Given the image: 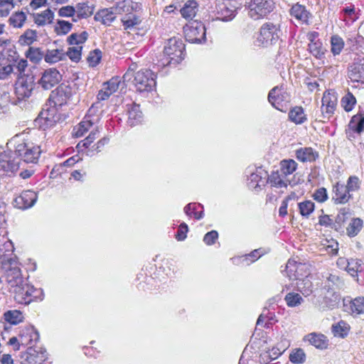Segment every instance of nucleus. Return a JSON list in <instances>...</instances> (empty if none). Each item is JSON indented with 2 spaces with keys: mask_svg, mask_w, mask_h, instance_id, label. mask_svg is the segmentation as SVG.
<instances>
[{
  "mask_svg": "<svg viewBox=\"0 0 364 364\" xmlns=\"http://www.w3.org/2000/svg\"><path fill=\"white\" fill-rule=\"evenodd\" d=\"M7 148L14 149V154L26 163L36 164L38 161L41 149L31 141H27L23 134L16 135L6 144Z\"/></svg>",
  "mask_w": 364,
  "mask_h": 364,
  "instance_id": "1",
  "label": "nucleus"
},
{
  "mask_svg": "<svg viewBox=\"0 0 364 364\" xmlns=\"http://www.w3.org/2000/svg\"><path fill=\"white\" fill-rule=\"evenodd\" d=\"M13 292L15 301L21 304H29L33 301H43L44 299L43 290L37 289L24 282L22 284L16 287Z\"/></svg>",
  "mask_w": 364,
  "mask_h": 364,
  "instance_id": "2",
  "label": "nucleus"
},
{
  "mask_svg": "<svg viewBox=\"0 0 364 364\" xmlns=\"http://www.w3.org/2000/svg\"><path fill=\"white\" fill-rule=\"evenodd\" d=\"M185 45L181 39L170 38L164 46L163 65H176L184 58Z\"/></svg>",
  "mask_w": 364,
  "mask_h": 364,
  "instance_id": "3",
  "label": "nucleus"
},
{
  "mask_svg": "<svg viewBox=\"0 0 364 364\" xmlns=\"http://www.w3.org/2000/svg\"><path fill=\"white\" fill-rule=\"evenodd\" d=\"M122 4H129L128 11H123L121 21L124 30L132 31L139 26L142 21L141 15V4L132 1H122Z\"/></svg>",
  "mask_w": 364,
  "mask_h": 364,
  "instance_id": "4",
  "label": "nucleus"
},
{
  "mask_svg": "<svg viewBox=\"0 0 364 364\" xmlns=\"http://www.w3.org/2000/svg\"><path fill=\"white\" fill-rule=\"evenodd\" d=\"M274 8L272 0H247L246 9L250 18L259 20L269 14Z\"/></svg>",
  "mask_w": 364,
  "mask_h": 364,
  "instance_id": "5",
  "label": "nucleus"
},
{
  "mask_svg": "<svg viewBox=\"0 0 364 364\" xmlns=\"http://www.w3.org/2000/svg\"><path fill=\"white\" fill-rule=\"evenodd\" d=\"M5 150L0 146V175H11L16 172L20 165V159L13 153L11 149Z\"/></svg>",
  "mask_w": 364,
  "mask_h": 364,
  "instance_id": "6",
  "label": "nucleus"
},
{
  "mask_svg": "<svg viewBox=\"0 0 364 364\" xmlns=\"http://www.w3.org/2000/svg\"><path fill=\"white\" fill-rule=\"evenodd\" d=\"M156 75L149 69H141L134 74V84L139 92H150L156 85Z\"/></svg>",
  "mask_w": 364,
  "mask_h": 364,
  "instance_id": "7",
  "label": "nucleus"
},
{
  "mask_svg": "<svg viewBox=\"0 0 364 364\" xmlns=\"http://www.w3.org/2000/svg\"><path fill=\"white\" fill-rule=\"evenodd\" d=\"M129 6L118 2L116 6L103 9L96 13L95 19L105 26H110L117 15H122L123 11H128Z\"/></svg>",
  "mask_w": 364,
  "mask_h": 364,
  "instance_id": "8",
  "label": "nucleus"
},
{
  "mask_svg": "<svg viewBox=\"0 0 364 364\" xmlns=\"http://www.w3.org/2000/svg\"><path fill=\"white\" fill-rule=\"evenodd\" d=\"M280 29L272 23H264L261 28L257 41L259 46L267 47L275 44L279 39Z\"/></svg>",
  "mask_w": 364,
  "mask_h": 364,
  "instance_id": "9",
  "label": "nucleus"
},
{
  "mask_svg": "<svg viewBox=\"0 0 364 364\" xmlns=\"http://www.w3.org/2000/svg\"><path fill=\"white\" fill-rule=\"evenodd\" d=\"M98 104V102L94 103L88 109L83 120L74 128V134L76 137L82 136L93 125L99 122Z\"/></svg>",
  "mask_w": 364,
  "mask_h": 364,
  "instance_id": "10",
  "label": "nucleus"
},
{
  "mask_svg": "<svg viewBox=\"0 0 364 364\" xmlns=\"http://www.w3.org/2000/svg\"><path fill=\"white\" fill-rule=\"evenodd\" d=\"M186 41L190 43H200L205 41V27L200 21L190 22L184 27Z\"/></svg>",
  "mask_w": 364,
  "mask_h": 364,
  "instance_id": "11",
  "label": "nucleus"
},
{
  "mask_svg": "<svg viewBox=\"0 0 364 364\" xmlns=\"http://www.w3.org/2000/svg\"><path fill=\"white\" fill-rule=\"evenodd\" d=\"M4 274L6 282L12 288H15L19 284H22L23 279L21 272L18 264L13 259L3 263Z\"/></svg>",
  "mask_w": 364,
  "mask_h": 364,
  "instance_id": "12",
  "label": "nucleus"
},
{
  "mask_svg": "<svg viewBox=\"0 0 364 364\" xmlns=\"http://www.w3.org/2000/svg\"><path fill=\"white\" fill-rule=\"evenodd\" d=\"M71 96V87L67 85L61 84L55 90L52 91L48 100V105L56 108L62 107L67 103Z\"/></svg>",
  "mask_w": 364,
  "mask_h": 364,
  "instance_id": "13",
  "label": "nucleus"
},
{
  "mask_svg": "<svg viewBox=\"0 0 364 364\" xmlns=\"http://www.w3.org/2000/svg\"><path fill=\"white\" fill-rule=\"evenodd\" d=\"M34 88L33 77L21 75L15 83V93L19 100L28 98Z\"/></svg>",
  "mask_w": 364,
  "mask_h": 364,
  "instance_id": "14",
  "label": "nucleus"
},
{
  "mask_svg": "<svg viewBox=\"0 0 364 364\" xmlns=\"http://www.w3.org/2000/svg\"><path fill=\"white\" fill-rule=\"evenodd\" d=\"M23 364H46L48 359L46 350L41 346H31L23 355Z\"/></svg>",
  "mask_w": 364,
  "mask_h": 364,
  "instance_id": "15",
  "label": "nucleus"
},
{
  "mask_svg": "<svg viewBox=\"0 0 364 364\" xmlns=\"http://www.w3.org/2000/svg\"><path fill=\"white\" fill-rule=\"evenodd\" d=\"M268 100L274 107L282 110L284 106L283 104L289 102V96L282 87L277 86L269 91Z\"/></svg>",
  "mask_w": 364,
  "mask_h": 364,
  "instance_id": "16",
  "label": "nucleus"
},
{
  "mask_svg": "<svg viewBox=\"0 0 364 364\" xmlns=\"http://www.w3.org/2000/svg\"><path fill=\"white\" fill-rule=\"evenodd\" d=\"M61 80V75L55 68L46 70L38 81L44 90H50L56 85Z\"/></svg>",
  "mask_w": 364,
  "mask_h": 364,
  "instance_id": "17",
  "label": "nucleus"
},
{
  "mask_svg": "<svg viewBox=\"0 0 364 364\" xmlns=\"http://www.w3.org/2000/svg\"><path fill=\"white\" fill-rule=\"evenodd\" d=\"M20 344L23 347H35L39 340V334L33 326L23 328L19 333Z\"/></svg>",
  "mask_w": 364,
  "mask_h": 364,
  "instance_id": "18",
  "label": "nucleus"
},
{
  "mask_svg": "<svg viewBox=\"0 0 364 364\" xmlns=\"http://www.w3.org/2000/svg\"><path fill=\"white\" fill-rule=\"evenodd\" d=\"M37 198L38 196L35 191L27 190L23 191L14 199V204L19 209H26L32 207L36 203Z\"/></svg>",
  "mask_w": 364,
  "mask_h": 364,
  "instance_id": "19",
  "label": "nucleus"
},
{
  "mask_svg": "<svg viewBox=\"0 0 364 364\" xmlns=\"http://www.w3.org/2000/svg\"><path fill=\"white\" fill-rule=\"evenodd\" d=\"M352 198L345 184L337 182L332 188V200L336 204H345Z\"/></svg>",
  "mask_w": 364,
  "mask_h": 364,
  "instance_id": "20",
  "label": "nucleus"
},
{
  "mask_svg": "<svg viewBox=\"0 0 364 364\" xmlns=\"http://www.w3.org/2000/svg\"><path fill=\"white\" fill-rule=\"evenodd\" d=\"M267 172L262 168H257L255 171L251 172L247 178V186L250 189L258 191L266 183Z\"/></svg>",
  "mask_w": 364,
  "mask_h": 364,
  "instance_id": "21",
  "label": "nucleus"
},
{
  "mask_svg": "<svg viewBox=\"0 0 364 364\" xmlns=\"http://www.w3.org/2000/svg\"><path fill=\"white\" fill-rule=\"evenodd\" d=\"M321 112L324 117L328 118L336 109L337 97L333 92H325L322 97Z\"/></svg>",
  "mask_w": 364,
  "mask_h": 364,
  "instance_id": "22",
  "label": "nucleus"
},
{
  "mask_svg": "<svg viewBox=\"0 0 364 364\" xmlns=\"http://www.w3.org/2000/svg\"><path fill=\"white\" fill-rule=\"evenodd\" d=\"M237 10L238 9L228 4L224 0L216 6V11L218 15V18L223 21H228L233 19L236 16Z\"/></svg>",
  "mask_w": 364,
  "mask_h": 364,
  "instance_id": "23",
  "label": "nucleus"
},
{
  "mask_svg": "<svg viewBox=\"0 0 364 364\" xmlns=\"http://www.w3.org/2000/svg\"><path fill=\"white\" fill-rule=\"evenodd\" d=\"M119 85V80L117 77H112L111 80L103 84V88L99 91L97 99L98 103L100 101L105 100L109 97V96L115 92ZM100 104H98V107Z\"/></svg>",
  "mask_w": 364,
  "mask_h": 364,
  "instance_id": "24",
  "label": "nucleus"
},
{
  "mask_svg": "<svg viewBox=\"0 0 364 364\" xmlns=\"http://www.w3.org/2000/svg\"><path fill=\"white\" fill-rule=\"evenodd\" d=\"M348 76L352 82L364 84V58L348 67Z\"/></svg>",
  "mask_w": 364,
  "mask_h": 364,
  "instance_id": "25",
  "label": "nucleus"
},
{
  "mask_svg": "<svg viewBox=\"0 0 364 364\" xmlns=\"http://www.w3.org/2000/svg\"><path fill=\"white\" fill-rule=\"evenodd\" d=\"M319 156L318 152L311 147H301L296 150V157L301 162H314Z\"/></svg>",
  "mask_w": 364,
  "mask_h": 364,
  "instance_id": "26",
  "label": "nucleus"
},
{
  "mask_svg": "<svg viewBox=\"0 0 364 364\" xmlns=\"http://www.w3.org/2000/svg\"><path fill=\"white\" fill-rule=\"evenodd\" d=\"M346 265L347 272L352 276L355 277L357 274L363 270V262L358 259H350L349 260L345 258H339L337 264L338 265Z\"/></svg>",
  "mask_w": 364,
  "mask_h": 364,
  "instance_id": "27",
  "label": "nucleus"
},
{
  "mask_svg": "<svg viewBox=\"0 0 364 364\" xmlns=\"http://www.w3.org/2000/svg\"><path fill=\"white\" fill-rule=\"evenodd\" d=\"M304 341H309L311 345L318 349H326L328 346V340L321 333H309L304 336Z\"/></svg>",
  "mask_w": 364,
  "mask_h": 364,
  "instance_id": "28",
  "label": "nucleus"
},
{
  "mask_svg": "<svg viewBox=\"0 0 364 364\" xmlns=\"http://www.w3.org/2000/svg\"><path fill=\"white\" fill-rule=\"evenodd\" d=\"M99 133H100L99 129L97 127H95V129H93L91 131V132L88 136H87L84 140L81 141L78 144L77 146L79 148L85 147V148L87 149V151L86 153V154L87 156H92L95 153H97L95 151L96 146H94L92 148V144L94 141V140L98 136Z\"/></svg>",
  "mask_w": 364,
  "mask_h": 364,
  "instance_id": "29",
  "label": "nucleus"
},
{
  "mask_svg": "<svg viewBox=\"0 0 364 364\" xmlns=\"http://www.w3.org/2000/svg\"><path fill=\"white\" fill-rule=\"evenodd\" d=\"M14 251L13 242L6 235H0V257L9 260Z\"/></svg>",
  "mask_w": 364,
  "mask_h": 364,
  "instance_id": "30",
  "label": "nucleus"
},
{
  "mask_svg": "<svg viewBox=\"0 0 364 364\" xmlns=\"http://www.w3.org/2000/svg\"><path fill=\"white\" fill-rule=\"evenodd\" d=\"M143 119L142 112L140 110L139 106L136 104H132L128 109V119L127 124L130 127H134L139 124Z\"/></svg>",
  "mask_w": 364,
  "mask_h": 364,
  "instance_id": "31",
  "label": "nucleus"
},
{
  "mask_svg": "<svg viewBox=\"0 0 364 364\" xmlns=\"http://www.w3.org/2000/svg\"><path fill=\"white\" fill-rule=\"evenodd\" d=\"M198 6L196 0H188L180 10L181 16L186 19H192L198 11Z\"/></svg>",
  "mask_w": 364,
  "mask_h": 364,
  "instance_id": "32",
  "label": "nucleus"
},
{
  "mask_svg": "<svg viewBox=\"0 0 364 364\" xmlns=\"http://www.w3.org/2000/svg\"><path fill=\"white\" fill-rule=\"evenodd\" d=\"M56 114V107L50 106V107L43 109L39 114V117L41 119H44L47 125L52 126L59 120V117Z\"/></svg>",
  "mask_w": 364,
  "mask_h": 364,
  "instance_id": "33",
  "label": "nucleus"
},
{
  "mask_svg": "<svg viewBox=\"0 0 364 364\" xmlns=\"http://www.w3.org/2000/svg\"><path fill=\"white\" fill-rule=\"evenodd\" d=\"M290 14L291 16L304 23L308 21L309 16V13L306 9L305 6L299 4H296L291 7Z\"/></svg>",
  "mask_w": 364,
  "mask_h": 364,
  "instance_id": "34",
  "label": "nucleus"
},
{
  "mask_svg": "<svg viewBox=\"0 0 364 364\" xmlns=\"http://www.w3.org/2000/svg\"><path fill=\"white\" fill-rule=\"evenodd\" d=\"M54 18V14L50 9H48L40 14L34 15V22L38 26H45L50 24L53 22Z\"/></svg>",
  "mask_w": 364,
  "mask_h": 364,
  "instance_id": "35",
  "label": "nucleus"
},
{
  "mask_svg": "<svg viewBox=\"0 0 364 364\" xmlns=\"http://www.w3.org/2000/svg\"><path fill=\"white\" fill-rule=\"evenodd\" d=\"M203 205L200 203H189L185 206L184 212L188 216L200 220L203 218Z\"/></svg>",
  "mask_w": 364,
  "mask_h": 364,
  "instance_id": "36",
  "label": "nucleus"
},
{
  "mask_svg": "<svg viewBox=\"0 0 364 364\" xmlns=\"http://www.w3.org/2000/svg\"><path fill=\"white\" fill-rule=\"evenodd\" d=\"M296 288L305 296H307L312 293L313 284L308 275L299 279L296 282Z\"/></svg>",
  "mask_w": 364,
  "mask_h": 364,
  "instance_id": "37",
  "label": "nucleus"
},
{
  "mask_svg": "<svg viewBox=\"0 0 364 364\" xmlns=\"http://www.w3.org/2000/svg\"><path fill=\"white\" fill-rule=\"evenodd\" d=\"M87 38L88 33L86 31L80 33H73L68 37L67 42L70 46H80L82 48V45L86 42Z\"/></svg>",
  "mask_w": 364,
  "mask_h": 364,
  "instance_id": "38",
  "label": "nucleus"
},
{
  "mask_svg": "<svg viewBox=\"0 0 364 364\" xmlns=\"http://www.w3.org/2000/svg\"><path fill=\"white\" fill-rule=\"evenodd\" d=\"M306 269V264L302 263H298L294 259H289L286 265V274L289 279H293L296 275V271L304 270Z\"/></svg>",
  "mask_w": 364,
  "mask_h": 364,
  "instance_id": "39",
  "label": "nucleus"
},
{
  "mask_svg": "<svg viewBox=\"0 0 364 364\" xmlns=\"http://www.w3.org/2000/svg\"><path fill=\"white\" fill-rule=\"evenodd\" d=\"M269 183L276 188H286L289 181L282 173L273 172L269 177Z\"/></svg>",
  "mask_w": 364,
  "mask_h": 364,
  "instance_id": "40",
  "label": "nucleus"
},
{
  "mask_svg": "<svg viewBox=\"0 0 364 364\" xmlns=\"http://www.w3.org/2000/svg\"><path fill=\"white\" fill-rule=\"evenodd\" d=\"M65 58V53L62 49H53L48 50L45 56L44 60L46 62L53 64L56 63Z\"/></svg>",
  "mask_w": 364,
  "mask_h": 364,
  "instance_id": "41",
  "label": "nucleus"
},
{
  "mask_svg": "<svg viewBox=\"0 0 364 364\" xmlns=\"http://www.w3.org/2000/svg\"><path fill=\"white\" fill-rule=\"evenodd\" d=\"M4 320L13 325H16L23 321V315L18 310H9L4 314Z\"/></svg>",
  "mask_w": 364,
  "mask_h": 364,
  "instance_id": "42",
  "label": "nucleus"
},
{
  "mask_svg": "<svg viewBox=\"0 0 364 364\" xmlns=\"http://www.w3.org/2000/svg\"><path fill=\"white\" fill-rule=\"evenodd\" d=\"M289 119L295 124H302L306 120V114L301 107L292 108L289 113Z\"/></svg>",
  "mask_w": 364,
  "mask_h": 364,
  "instance_id": "43",
  "label": "nucleus"
},
{
  "mask_svg": "<svg viewBox=\"0 0 364 364\" xmlns=\"http://www.w3.org/2000/svg\"><path fill=\"white\" fill-rule=\"evenodd\" d=\"M326 277L328 289H340L343 286V280L336 273H328Z\"/></svg>",
  "mask_w": 364,
  "mask_h": 364,
  "instance_id": "44",
  "label": "nucleus"
},
{
  "mask_svg": "<svg viewBox=\"0 0 364 364\" xmlns=\"http://www.w3.org/2000/svg\"><path fill=\"white\" fill-rule=\"evenodd\" d=\"M297 168V163L293 159H284L280 162L281 173L287 176L292 174Z\"/></svg>",
  "mask_w": 364,
  "mask_h": 364,
  "instance_id": "45",
  "label": "nucleus"
},
{
  "mask_svg": "<svg viewBox=\"0 0 364 364\" xmlns=\"http://www.w3.org/2000/svg\"><path fill=\"white\" fill-rule=\"evenodd\" d=\"M350 127L357 133L364 131V112L354 115L349 124Z\"/></svg>",
  "mask_w": 364,
  "mask_h": 364,
  "instance_id": "46",
  "label": "nucleus"
},
{
  "mask_svg": "<svg viewBox=\"0 0 364 364\" xmlns=\"http://www.w3.org/2000/svg\"><path fill=\"white\" fill-rule=\"evenodd\" d=\"M26 20V15L23 11L14 13L9 18V23L14 28H21Z\"/></svg>",
  "mask_w": 364,
  "mask_h": 364,
  "instance_id": "47",
  "label": "nucleus"
},
{
  "mask_svg": "<svg viewBox=\"0 0 364 364\" xmlns=\"http://www.w3.org/2000/svg\"><path fill=\"white\" fill-rule=\"evenodd\" d=\"M349 331V326L345 321H341L332 326V332L335 336L344 338Z\"/></svg>",
  "mask_w": 364,
  "mask_h": 364,
  "instance_id": "48",
  "label": "nucleus"
},
{
  "mask_svg": "<svg viewBox=\"0 0 364 364\" xmlns=\"http://www.w3.org/2000/svg\"><path fill=\"white\" fill-rule=\"evenodd\" d=\"M363 228V220L360 218H353L349 223L346 231L350 237H354L358 234Z\"/></svg>",
  "mask_w": 364,
  "mask_h": 364,
  "instance_id": "49",
  "label": "nucleus"
},
{
  "mask_svg": "<svg viewBox=\"0 0 364 364\" xmlns=\"http://www.w3.org/2000/svg\"><path fill=\"white\" fill-rule=\"evenodd\" d=\"M350 309L353 314L364 313V297L359 296L350 301Z\"/></svg>",
  "mask_w": 364,
  "mask_h": 364,
  "instance_id": "50",
  "label": "nucleus"
},
{
  "mask_svg": "<svg viewBox=\"0 0 364 364\" xmlns=\"http://www.w3.org/2000/svg\"><path fill=\"white\" fill-rule=\"evenodd\" d=\"M300 214L305 218L309 216L314 212L315 208L314 203L311 200H304L298 203Z\"/></svg>",
  "mask_w": 364,
  "mask_h": 364,
  "instance_id": "51",
  "label": "nucleus"
},
{
  "mask_svg": "<svg viewBox=\"0 0 364 364\" xmlns=\"http://www.w3.org/2000/svg\"><path fill=\"white\" fill-rule=\"evenodd\" d=\"M287 305L289 307H296L301 305L304 302L301 296L298 293H288L284 298Z\"/></svg>",
  "mask_w": 364,
  "mask_h": 364,
  "instance_id": "52",
  "label": "nucleus"
},
{
  "mask_svg": "<svg viewBox=\"0 0 364 364\" xmlns=\"http://www.w3.org/2000/svg\"><path fill=\"white\" fill-rule=\"evenodd\" d=\"M75 9L80 18H87L92 14V8L85 2L78 3Z\"/></svg>",
  "mask_w": 364,
  "mask_h": 364,
  "instance_id": "53",
  "label": "nucleus"
},
{
  "mask_svg": "<svg viewBox=\"0 0 364 364\" xmlns=\"http://www.w3.org/2000/svg\"><path fill=\"white\" fill-rule=\"evenodd\" d=\"M14 6V0H0V17H7Z\"/></svg>",
  "mask_w": 364,
  "mask_h": 364,
  "instance_id": "54",
  "label": "nucleus"
},
{
  "mask_svg": "<svg viewBox=\"0 0 364 364\" xmlns=\"http://www.w3.org/2000/svg\"><path fill=\"white\" fill-rule=\"evenodd\" d=\"M331 52L334 55L340 54L344 46L343 39L338 36H333L331 37Z\"/></svg>",
  "mask_w": 364,
  "mask_h": 364,
  "instance_id": "55",
  "label": "nucleus"
},
{
  "mask_svg": "<svg viewBox=\"0 0 364 364\" xmlns=\"http://www.w3.org/2000/svg\"><path fill=\"white\" fill-rule=\"evenodd\" d=\"M309 50L310 53L317 58H321L324 55V50L322 43L320 41H316L309 43Z\"/></svg>",
  "mask_w": 364,
  "mask_h": 364,
  "instance_id": "56",
  "label": "nucleus"
},
{
  "mask_svg": "<svg viewBox=\"0 0 364 364\" xmlns=\"http://www.w3.org/2000/svg\"><path fill=\"white\" fill-rule=\"evenodd\" d=\"M82 49L80 46H71L65 53V55H68V58L73 62H79L82 56Z\"/></svg>",
  "mask_w": 364,
  "mask_h": 364,
  "instance_id": "57",
  "label": "nucleus"
},
{
  "mask_svg": "<svg viewBox=\"0 0 364 364\" xmlns=\"http://www.w3.org/2000/svg\"><path fill=\"white\" fill-rule=\"evenodd\" d=\"M73 23L63 20H58L55 30L58 35H65L72 28Z\"/></svg>",
  "mask_w": 364,
  "mask_h": 364,
  "instance_id": "58",
  "label": "nucleus"
},
{
  "mask_svg": "<svg viewBox=\"0 0 364 364\" xmlns=\"http://www.w3.org/2000/svg\"><path fill=\"white\" fill-rule=\"evenodd\" d=\"M264 254V251L262 249L255 250L251 252V253L246 255L242 258V262H245L246 264H250L253 262L258 259L262 255Z\"/></svg>",
  "mask_w": 364,
  "mask_h": 364,
  "instance_id": "59",
  "label": "nucleus"
},
{
  "mask_svg": "<svg viewBox=\"0 0 364 364\" xmlns=\"http://www.w3.org/2000/svg\"><path fill=\"white\" fill-rule=\"evenodd\" d=\"M356 102V100L355 97L350 92H348L341 100L342 106L344 109L347 112H349L353 109L355 104Z\"/></svg>",
  "mask_w": 364,
  "mask_h": 364,
  "instance_id": "60",
  "label": "nucleus"
},
{
  "mask_svg": "<svg viewBox=\"0 0 364 364\" xmlns=\"http://www.w3.org/2000/svg\"><path fill=\"white\" fill-rule=\"evenodd\" d=\"M305 358L306 355L301 348L294 349L289 355V360L293 363H302Z\"/></svg>",
  "mask_w": 364,
  "mask_h": 364,
  "instance_id": "61",
  "label": "nucleus"
},
{
  "mask_svg": "<svg viewBox=\"0 0 364 364\" xmlns=\"http://www.w3.org/2000/svg\"><path fill=\"white\" fill-rule=\"evenodd\" d=\"M26 57L33 63H38L43 58V53L39 49L29 48L26 52Z\"/></svg>",
  "mask_w": 364,
  "mask_h": 364,
  "instance_id": "62",
  "label": "nucleus"
},
{
  "mask_svg": "<svg viewBox=\"0 0 364 364\" xmlns=\"http://www.w3.org/2000/svg\"><path fill=\"white\" fill-rule=\"evenodd\" d=\"M345 186L350 193L351 192H355L360 189V181L357 176H351L348 178L347 183Z\"/></svg>",
  "mask_w": 364,
  "mask_h": 364,
  "instance_id": "63",
  "label": "nucleus"
},
{
  "mask_svg": "<svg viewBox=\"0 0 364 364\" xmlns=\"http://www.w3.org/2000/svg\"><path fill=\"white\" fill-rule=\"evenodd\" d=\"M102 58V52L99 49H95L89 53L87 58V62L91 67H95L100 63Z\"/></svg>",
  "mask_w": 364,
  "mask_h": 364,
  "instance_id": "64",
  "label": "nucleus"
}]
</instances>
